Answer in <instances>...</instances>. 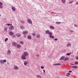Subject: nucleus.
<instances>
[{"instance_id":"nucleus-5","label":"nucleus","mask_w":78,"mask_h":78,"mask_svg":"<svg viewBox=\"0 0 78 78\" xmlns=\"http://www.w3.org/2000/svg\"><path fill=\"white\" fill-rule=\"evenodd\" d=\"M23 34H27L28 33V31L27 30H24L23 32Z\"/></svg>"},{"instance_id":"nucleus-14","label":"nucleus","mask_w":78,"mask_h":78,"mask_svg":"<svg viewBox=\"0 0 78 78\" xmlns=\"http://www.w3.org/2000/svg\"><path fill=\"white\" fill-rule=\"evenodd\" d=\"M60 65H61V64L60 63H57V64H55L54 65V66H59Z\"/></svg>"},{"instance_id":"nucleus-28","label":"nucleus","mask_w":78,"mask_h":78,"mask_svg":"<svg viewBox=\"0 0 78 78\" xmlns=\"http://www.w3.org/2000/svg\"><path fill=\"white\" fill-rule=\"evenodd\" d=\"M71 54V53H68L66 54V55L69 56V55H70V54Z\"/></svg>"},{"instance_id":"nucleus-50","label":"nucleus","mask_w":78,"mask_h":78,"mask_svg":"<svg viewBox=\"0 0 78 78\" xmlns=\"http://www.w3.org/2000/svg\"><path fill=\"white\" fill-rule=\"evenodd\" d=\"M43 71L44 73H45V70H44V69H43Z\"/></svg>"},{"instance_id":"nucleus-30","label":"nucleus","mask_w":78,"mask_h":78,"mask_svg":"<svg viewBox=\"0 0 78 78\" xmlns=\"http://www.w3.org/2000/svg\"><path fill=\"white\" fill-rule=\"evenodd\" d=\"M8 40V39L7 38H6L5 39V42H6V41H7Z\"/></svg>"},{"instance_id":"nucleus-23","label":"nucleus","mask_w":78,"mask_h":78,"mask_svg":"<svg viewBox=\"0 0 78 78\" xmlns=\"http://www.w3.org/2000/svg\"><path fill=\"white\" fill-rule=\"evenodd\" d=\"M73 68L74 69H78V67L76 66H73Z\"/></svg>"},{"instance_id":"nucleus-35","label":"nucleus","mask_w":78,"mask_h":78,"mask_svg":"<svg viewBox=\"0 0 78 78\" xmlns=\"http://www.w3.org/2000/svg\"><path fill=\"white\" fill-rule=\"evenodd\" d=\"M49 34H50V35H52V33L51 32H49Z\"/></svg>"},{"instance_id":"nucleus-16","label":"nucleus","mask_w":78,"mask_h":78,"mask_svg":"<svg viewBox=\"0 0 78 78\" xmlns=\"http://www.w3.org/2000/svg\"><path fill=\"white\" fill-rule=\"evenodd\" d=\"M27 37L29 39H31V36L30 35L28 36Z\"/></svg>"},{"instance_id":"nucleus-3","label":"nucleus","mask_w":78,"mask_h":78,"mask_svg":"<svg viewBox=\"0 0 78 78\" xmlns=\"http://www.w3.org/2000/svg\"><path fill=\"white\" fill-rule=\"evenodd\" d=\"M26 56H25L24 55H22V58L23 59H26Z\"/></svg>"},{"instance_id":"nucleus-24","label":"nucleus","mask_w":78,"mask_h":78,"mask_svg":"<svg viewBox=\"0 0 78 78\" xmlns=\"http://www.w3.org/2000/svg\"><path fill=\"white\" fill-rule=\"evenodd\" d=\"M8 54H11V51L9 50H8L7 51Z\"/></svg>"},{"instance_id":"nucleus-44","label":"nucleus","mask_w":78,"mask_h":78,"mask_svg":"<svg viewBox=\"0 0 78 78\" xmlns=\"http://www.w3.org/2000/svg\"><path fill=\"white\" fill-rule=\"evenodd\" d=\"M55 41H57L58 40V39L57 38H55L54 39Z\"/></svg>"},{"instance_id":"nucleus-26","label":"nucleus","mask_w":78,"mask_h":78,"mask_svg":"<svg viewBox=\"0 0 78 78\" xmlns=\"http://www.w3.org/2000/svg\"><path fill=\"white\" fill-rule=\"evenodd\" d=\"M66 0H62V3H66Z\"/></svg>"},{"instance_id":"nucleus-49","label":"nucleus","mask_w":78,"mask_h":78,"mask_svg":"<svg viewBox=\"0 0 78 78\" xmlns=\"http://www.w3.org/2000/svg\"><path fill=\"white\" fill-rule=\"evenodd\" d=\"M37 56H39V55H37Z\"/></svg>"},{"instance_id":"nucleus-43","label":"nucleus","mask_w":78,"mask_h":78,"mask_svg":"<svg viewBox=\"0 0 78 78\" xmlns=\"http://www.w3.org/2000/svg\"><path fill=\"white\" fill-rule=\"evenodd\" d=\"M66 51V49H64L63 50V51L64 52H65V51Z\"/></svg>"},{"instance_id":"nucleus-46","label":"nucleus","mask_w":78,"mask_h":78,"mask_svg":"<svg viewBox=\"0 0 78 78\" xmlns=\"http://www.w3.org/2000/svg\"><path fill=\"white\" fill-rule=\"evenodd\" d=\"M70 32H73V31L72 30H70Z\"/></svg>"},{"instance_id":"nucleus-12","label":"nucleus","mask_w":78,"mask_h":78,"mask_svg":"<svg viewBox=\"0 0 78 78\" xmlns=\"http://www.w3.org/2000/svg\"><path fill=\"white\" fill-rule=\"evenodd\" d=\"M16 35L17 37H20V34H17Z\"/></svg>"},{"instance_id":"nucleus-19","label":"nucleus","mask_w":78,"mask_h":78,"mask_svg":"<svg viewBox=\"0 0 78 78\" xmlns=\"http://www.w3.org/2000/svg\"><path fill=\"white\" fill-rule=\"evenodd\" d=\"M8 28L7 27H5L4 28V31H7V29Z\"/></svg>"},{"instance_id":"nucleus-47","label":"nucleus","mask_w":78,"mask_h":78,"mask_svg":"<svg viewBox=\"0 0 78 78\" xmlns=\"http://www.w3.org/2000/svg\"><path fill=\"white\" fill-rule=\"evenodd\" d=\"M74 26H75V27H77V25H76V24H74Z\"/></svg>"},{"instance_id":"nucleus-17","label":"nucleus","mask_w":78,"mask_h":78,"mask_svg":"<svg viewBox=\"0 0 78 78\" xmlns=\"http://www.w3.org/2000/svg\"><path fill=\"white\" fill-rule=\"evenodd\" d=\"M49 37L51 38H52L53 39V38H54V36H53V35H49Z\"/></svg>"},{"instance_id":"nucleus-1","label":"nucleus","mask_w":78,"mask_h":78,"mask_svg":"<svg viewBox=\"0 0 78 78\" xmlns=\"http://www.w3.org/2000/svg\"><path fill=\"white\" fill-rule=\"evenodd\" d=\"M0 62L2 64H4L5 62H6V60H1L0 61Z\"/></svg>"},{"instance_id":"nucleus-36","label":"nucleus","mask_w":78,"mask_h":78,"mask_svg":"<svg viewBox=\"0 0 78 78\" xmlns=\"http://www.w3.org/2000/svg\"><path fill=\"white\" fill-rule=\"evenodd\" d=\"M75 64H76V65L77 64H78V62H75Z\"/></svg>"},{"instance_id":"nucleus-4","label":"nucleus","mask_w":78,"mask_h":78,"mask_svg":"<svg viewBox=\"0 0 78 78\" xmlns=\"http://www.w3.org/2000/svg\"><path fill=\"white\" fill-rule=\"evenodd\" d=\"M24 55L25 56H27L28 55V53L27 52H24Z\"/></svg>"},{"instance_id":"nucleus-15","label":"nucleus","mask_w":78,"mask_h":78,"mask_svg":"<svg viewBox=\"0 0 78 78\" xmlns=\"http://www.w3.org/2000/svg\"><path fill=\"white\" fill-rule=\"evenodd\" d=\"M50 28L51 29H54V27L52 26H50Z\"/></svg>"},{"instance_id":"nucleus-55","label":"nucleus","mask_w":78,"mask_h":78,"mask_svg":"<svg viewBox=\"0 0 78 78\" xmlns=\"http://www.w3.org/2000/svg\"><path fill=\"white\" fill-rule=\"evenodd\" d=\"M1 16V14H0V16Z\"/></svg>"},{"instance_id":"nucleus-45","label":"nucleus","mask_w":78,"mask_h":78,"mask_svg":"<svg viewBox=\"0 0 78 78\" xmlns=\"http://www.w3.org/2000/svg\"><path fill=\"white\" fill-rule=\"evenodd\" d=\"M76 59H78V57H76Z\"/></svg>"},{"instance_id":"nucleus-48","label":"nucleus","mask_w":78,"mask_h":78,"mask_svg":"<svg viewBox=\"0 0 78 78\" xmlns=\"http://www.w3.org/2000/svg\"><path fill=\"white\" fill-rule=\"evenodd\" d=\"M70 64L71 65H73V66H74V65H73V64L71 63Z\"/></svg>"},{"instance_id":"nucleus-31","label":"nucleus","mask_w":78,"mask_h":78,"mask_svg":"<svg viewBox=\"0 0 78 78\" xmlns=\"http://www.w3.org/2000/svg\"><path fill=\"white\" fill-rule=\"evenodd\" d=\"M70 75V73H68L66 74V76H69V75Z\"/></svg>"},{"instance_id":"nucleus-40","label":"nucleus","mask_w":78,"mask_h":78,"mask_svg":"<svg viewBox=\"0 0 78 78\" xmlns=\"http://www.w3.org/2000/svg\"><path fill=\"white\" fill-rule=\"evenodd\" d=\"M0 8H3V6H2V5H0Z\"/></svg>"},{"instance_id":"nucleus-8","label":"nucleus","mask_w":78,"mask_h":78,"mask_svg":"<svg viewBox=\"0 0 78 78\" xmlns=\"http://www.w3.org/2000/svg\"><path fill=\"white\" fill-rule=\"evenodd\" d=\"M12 10L13 11H16V8H15L14 6H12Z\"/></svg>"},{"instance_id":"nucleus-42","label":"nucleus","mask_w":78,"mask_h":78,"mask_svg":"<svg viewBox=\"0 0 78 78\" xmlns=\"http://www.w3.org/2000/svg\"><path fill=\"white\" fill-rule=\"evenodd\" d=\"M41 69H44V66H41Z\"/></svg>"},{"instance_id":"nucleus-32","label":"nucleus","mask_w":78,"mask_h":78,"mask_svg":"<svg viewBox=\"0 0 78 78\" xmlns=\"http://www.w3.org/2000/svg\"><path fill=\"white\" fill-rule=\"evenodd\" d=\"M20 28H21V29H24V27L23 26H21Z\"/></svg>"},{"instance_id":"nucleus-51","label":"nucleus","mask_w":78,"mask_h":78,"mask_svg":"<svg viewBox=\"0 0 78 78\" xmlns=\"http://www.w3.org/2000/svg\"><path fill=\"white\" fill-rule=\"evenodd\" d=\"M72 72V71H69V72H70V73H71V72Z\"/></svg>"},{"instance_id":"nucleus-37","label":"nucleus","mask_w":78,"mask_h":78,"mask_svg":"<svg viewBox=\"0 0 78 78\" xmlns=\"http://www.w3.org/2000/svg\"><path fill=\"white\" fill-rule=\"evenodd\" d=\"M20 43L21 44H23V41H20Z\"/></svg>"},{"instance_id":"nucleus-13","label":"nucleus","mask_w":78,"mask_h":78,"mask_svg":"<svg viewBox=\"0 0 78 78\" xmlns=\"http://www.w3.org/2000/svg\"><path fill=\"white\" fill-rule=\"evenodd\" d=\"M67 60H69V58L68 57L64 59V61H67Z\"/></svg>"},{"instance_id":"nucleus-22","label":"nucleus","mask_w":78,"mask_h":78,"mask_svg":"<svg viewBox=\"0 0 78 78\" xmlns=\"http://www.w3.org/2000/svg\"><path fill=\"white\" fill-rule=\"evenodd\" d=\"M24 64L25 66H26L28 64V62H24Z\"/></svg>"},{"instance_id":"nucleus-2","label":"nucleus","mask_w":78,"mask_h":78,"mask_svg":"<svg viewBox=\"0 0 78 78\" xmlns=\"http://www.w3.org/2000/svg\"><path fill=\"white\" fill-rule=\"evenodd\" d=\"M9 30H14V26H10L9 27Z\"/></svg>"},{"instance_id":"nucleus-18","label":"nucleus","mask_w":78,"mask_h":78,"mask_svg":"<svg viewBox=\"0 0 78 78\" xmlns=\"http://www.w3.org/2000/svg\"><path fill=\"white\" fill-rule=\"evenodd\" d=\"M50 31L48 30L46 31V33L47 34H49Z\"/></svg>"},{"instance_id":"nucleus-34","label":"nucleus","mask_w":78,"mask_h":78,"mask_svg":"<svg viewBox=\"0 0 78 78\" xmlns=\"http://www.w3.org/2000/svg\"><path fill=\"white\" fill-rule=\"evenodd\" d=\"M32 35H33V36H35L36 35V33H33L32 34Z\"/></svg>"},{"instance_id":"nucleus-33","label":"nucleus","mask_w":78,"mask_h":78,"mask_svg":"<svg viewBox=\"0 0 78 78\" xmlns=\"http://www.w3.org/2000/svg\"><path fill=\"white\" fill-rule=\"evenodd\" d=\"M71 45V44H68L67 45V47H69V46H70Z\"/></svg>"},{"instance_id":"nucleus-41","label":"nucleus","mask_w":78,"mask_h":78,"mask_svg":"<svg viewBox=\"0 0 78 78\" xmlns=\"http://www.w3.org/2000/svg\"><path fill=\"white\" fill-rule=\"evenodd\" d=\"M73 1H72L71 2H69V3H73Z\"/></svg>"},{"instance_id":"nucleus-52","label":"nucleus","mask_w":78,"mask_h":78,"mask_svg":"<svg viewBox=\"0 0 78 78\" xmlns=\"http://www.w3.org/2000/svg\"><path fill=\"white\" fill-rule=\"evenodd\" d=\"M24 37H26V36L24 35Z\"/></svg>"},{"instance_id":"nucleus-53","label":"nucleus","mask_w":78,"mask_h":78,"mask_svg":"<svg viewBox=\"0 0 78 78\" xmlns=\"http://www.w3.org/2000/svg\"><path fill=\"white\" fill-rule=\"evenodd\" d=\"M78 4V2H77V3H76V5H77V4Z\"/></svg>"},{"instance_id":"nucleus-21","label":"nucleus","mask_w":78,"mask_h":78,"mask_svg":"<svg viewBox=\"0 0 78 78\" xmlns=\"http://www.w3.org/2000/svg\"><path fill=\"white\" fill-rule=\"evenodd\" d=\"M40 35L39 34H37V38H39L40 37Z\"/></svg>"},{"instance_id":"nucleus-39","label":"nucleus","mask_w":78,"mask_h":78,"mask_svg":"<svg viewBox=\"0 0 78 78\" xmlns=\"http://www.w3.org/2000/svg\"><path fill=\"white\" fill-rule=\"evenodd\" d=\"M0 5H3V3L1 2H0Z\"/></svg>"},{"instance_id":"nucleus-7","label":"nucleus","mask_w":78,"mask_h":78,"mask_svg":"<svg viewBox=\"0 0 78 78\" xmlns=\"http://www.w3.org/2000/svg\"><path fill=\"white\" fill-rule=\"evenodd\" d=\"M17 45V43L15 42H13L12 43V45H13V46H16Z\"/></svg>"},{"instance_id":"nucleus-27","label":"nucleus","mask_w":78,"mask_h":78,"mask_svg":"<svg viewBox=\"0 0 78 78\" xmlns=\"http://www.w3.org/2000/svg\"><path fill=\"white\" fill-rule=\"evenodd\" d=\"M6 25H8L7 26L8 27V26L12 25V24H6Z\"/></svg>"},{"instance_id":"nucleus-6","label":"nucleus","mask_w":78,"mask_h":78,"mask_svg":"<svg viewBox=\"0 0 78 78\" xmlns=\"http://www.w3.org/2000/svg\"><path fill=\"white\" fill-rule=\"evenodd\" d=\"M27 21H28V23H30V24L32 23V21H31V20H30V19H28L27 20Z\"/></svg>"},{"instance_id":"nucleus-9","label":"nucleus","mask_w":78,"mask_h":78,"mask_svg":"<svg viewBox=\"0 0 78 78\" xmlns=\"http://www.w3.org/2000/svg\"><path fill=\"white\" fill-rule=\"evenodd\" d=\"M14 69H16V70H17V69H19V68L18 67H17V66H14Z\"/></svg>"},{"instance_id":"nucleus-25","label":"nucleus","mask_w":78,"mask_h":78,"mask_svg":"<svg viewBox=\"0 0 78 78\" xmlns=\"http://www.w3.org/2000/svg\"><path fill=\"white\" fill-rule=\"evenodd\" d=\"M37 78H41V76L39 75H37Z\"/></svg>"},{"instance_id":"nucleus-20","label":"nucleus","mask_w":78,"mask_h":78,"mask_svg":"<svg viewBox=\"0 0 78 78\" xmlns=\"http://www.w3.org/2000/svg\"><path fill=\"white\" fill-rule=\"evenodd\" d=\"M21 47V46L20 45V44H18L17 45V47L19 48H20V47Z\"/></svg>"},{"instance_id":"nucleus-10","label":"nucleus","mask_w":78,"mask_h":78,"mask_svg":"<svg viewBox=\"0 0 78 78\" xmlns=\"http://www.w3.org/2000/svg\"><path fill=\"white\" fill-rule=\"evenodd\" d=\"M9 34L10 35V36H12V35L14 34V33L12 32H9Z\"/></svg>"},{"instance_id":"nucleus-29","label":"nucleus","mask_w":78,"mask_h":78,"mask_svg":"<svg viewBox=\"0 0 78 78\" xmlns=\"http://www.w3.org/2000/svg\"><path fill=\"white\" fill-rule=\"evenodd\" d=\"M21 23H25V21L23 20H21Z\"/></svg>"},{"instance_id":"nucleus-11","label":"nucleus","mask_w":78,"mask_h":78,"mask_svg":"<svg viewBox=\"0 0 78 78\" xmlns=\"http://www.w3.org/2000/svg\"><path fill=\"white\" fill-rule=\"evenodd\" d=\"M65 58V56H62L61 58H60V60H63V59H64Z\"/></svg>"},{"instance_id":"nucleus-54","label":"nucleus","mask_w":78,"mask_h":78,"mask_svg":"<svg viewBox=\"0 0 78 78\" xmlns=\"http://www.w3.org/2000/svg\"><path fill=\"white\" fill-rule=\"evenodd\" d=\"M6 20V19L4 18V20Z\"/></svg>"},{"instance_id":"nucleus-38","label":"nucleus","mask_w":78,"mask_h":78,"mask_svg":"<svg viewBox=\"0 0 78 78\" xmlns=\"http://www.w3.org/2000/svg\"><path fill=\"white\" fill-rule=\"evenodd\" d=\"M56 23H57V24H59L61 23L60 22H56Z\"/></svg>"}]
</instances>
